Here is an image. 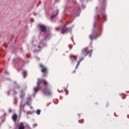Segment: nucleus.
<instances>
[{"mask_svg":"<svg viewBox=\"0 0 129 129\" xmlns=\"http://www.w3.org/2000/svg\"><path fill=\"white\" fill-rule=\"evenodd\" d=\"M69 28H66V26H64L62 27L61 30V34H65V32L67 31Z\"/></svg>","mask_w":129,"mask_h":129,"instance_id":"nucleus-5","label":"nucleus"},{"mask_svg":"<svg viewBox=\"0 0 129 129\" xmlns=\"http://www.w3.org/2000/svg\"><path fill=\"white\" fill-rule=\"evenodd\" d=\"M39 27V30H40L41 32H42V33H45V32H47V28L45 25H40Z\"/></svg>","mask_w":129,"mask_h":129,"instance_id":"nucleus-4","label":"nucleus"},{"mask_svg":"<svg viewBox=\"0 0 129 129\" xmlns=\"http://www.w3.org/2000/svg\"><path fill=\"white\" fill-rule=\"evenodd\" d=\"M70 58H71V59H74V60H75V61H77V56H75L74 55H71L70 56Z\"/></svg>","mask_w":129,"mask_h":129,"instance_id":"nucleus-10","label":"nucleus"},{"mask_svg":"<svg viewBox=\"0 0 129 129\" xmlns=\"http://www.w3.org/2000/svg\"><path fill=\"white\" fill-rule=\"evenodd\" d=\"M92 51H93V50L92 49V47L91 46L85 47L82 50L81 55H82L83 57H80V60L78 62L76 68H77V66H78V65L80 64V62H81V61H82L83 60H84V57H86L87 55H89L90 57L91 56V54H92Z\"/></svg>","mask_w":129,"mask_h":129,"instance_id":"nucleus-2","label":"nucleus"},{"mask_svg":"<svg viewBox=\"0 0 129 129\" xmlns=\"http://www.w3.org/2000/svg\"><path fill=\"white\" fill-rule=\"evenodd\" d=\"M9 112L10 113H11L12 112H14V110H13L10 109L9 110Z\"/></svg>","mask_w":129,"mask_h":129,"instance_id":"nucleus-14","label":"nucleus"},{"mask_svg":"<svg viewBox=\"0 0 129 129\" xmlns=\"http://www.w3.org/2000/svg\"><path fill=\"white\" fill-rule=\"evenodd\" d=\"M20 97L21 98H24L25 97V94H22V95H21Z\"/></svg>","mask_w":129,"mask_h":129,"instance_id":"nucleus-12","label":"nucleus"},{"mask_svg":"<svg viewBox=\"0 0 129 129\" xmlns=\"http://www.w3.org/2000/svg\"><path fill=\"white\" fill-rule=\"evenodd\" d=\"M103 19H104L105 21H106V16H105V15H104V16H103Z\"/></svg>","mask_w":129,"mask_h":129,"instance_id":"nucleus-16","label":"nucleus"},{"mask_svg":"<svg viewBox=\"0 0 129 129\" xmlns=\"http://www.w3.org/2000/svg\"><path fill=\"white\" fill-rule=\"evenodd\" d=\"M75 72H76V70L74 71L73 72V73H75Z\"/></svg>","mask_w":129,"mask_h":129,"instance_id":"nucleus-18","label":"nucleus"},{"mask_svg":"<svg viewBox=\"0 0 129 129\" xmlns=\"http://www.w3.org/2000/svg\"><path fill=\"white\" fill-rule=\"evenodd\" d=\"M123 99H125V97L122 98Z\"/></svg>","mask_w":129,"mask_h":129,"instance_id":"nucleus-20","label":"nucleus"},{"mask_svg":"<svg viewBox=\"0 0 129 129\" xmlns=\"http://www.w3.org/2000/svg\"><path fill=\"white\" fill-rule=\"evenodd\" d=\"M98 37V35H94V34H91L89 36V38L91 40H94V39H96Z\"/></svg>","mask_w":129,"mask_h":129,"instance_id":"nucleus-6","label":"nucleus"},{"mask_svg":"<svg viewBox=\"0 0 129 129\" xmlns=\"http://www.w3.org/2000/svg\"><path fill=\"white\" fill-rule=\"evenodd\" d=\"M12 118L14 121H17V118H18V115L16 114H13Z\"/></svg>","mask_w":129,"mask_h":129,"instance_id":"nucleus-9","label":"nucleus"},{"mask_svg":"<svg viewBox=\"0 0 129 129\" xmlns=\"http://www.w3.org/2000/svg\"><path fill=\"white\" fill-rule=\"evenodd\" d=\"M66 95H68V92L66 93Z\"/></svg>","mask_w":129,"mask_h":129,"instance_id":"nucleus-19","label":"nucleus"},{"mask_svg":"<svg viewBox=\"0 0 129 129\" xmlns=\"http://www.w3.org/2000/svg\"><path fill=\"white\" fill-rule=\"evenodd\" d=\"M56 14H55V12L53 13V15L52 16H51V19H54V18H55V17H56V16H57V15H58V14L59 13V10H56L55 11Z\"/></svg>","mask_w":129,"mask_h":129,"instance_id":"nucleus-7","label":"nucleus"},{"mask_svg":"<svg viewBox=\"0 0 129 129\" xmlns=\"http://www.w3.org/2000/svg\"><path fill=\"white\" fill-rule=\"evenodd\" d=\"M38 114L39 115V114H40V113H38Z\"/></svg>","mask_w":129,"mask_h":129,"instance_id":"nucleus-21","label":"nucleus"},{"mask_svg":"<svg viewBox=\"0 0 129 129\" xmlns=\"http://www.w3.org/2000/svg\"><path fill=\"white\" fill-rule=\"evenodd\" d=\"M34 91L35 92H37V91H38V88L37 87H35L34 88Z\"/></svg>","mask_w":129,"mask_h":129,"instance_id":"nucleus-13","label":"nucleus"},{"mask_svg":"<svg viewBox=\"0 0 129 129\" xmlns=\"http://www.w3.org/2000/svg\"><path fill=\"white\" fill-rule=\"evenodd\" d=\"M23 76L24 77H26V76H27V71H25L23 72Z\"/></svg>","mask_w":129,"mask_h":129,"instance_id":"nucleus-11","label":"nucleus"},{"mask_svg":"<svg viewBox=\"0 0 129 129\" xmlns=\"http://www.w3.org/2000/svg\"><path fill=\"white\" fill-rule=\"evenodd\" d=\"M41 113V110L38 109L36 111V113Z\"/></svg>","mask_w":129,"mask_h":129,"instance_id":"nucleus-15","label":"nucleus"},{"mask_svg":"<svg viewBox=\"0 0 129 129\" xmlns=\"http://www.w3.org/2000/svg\"><path fill=\"white\" fill-rule=\"evenodd\" d=\"M39 67L41 68V72L43 73L42 76L43 77H46V76H47V74H48V68L45 67V66L42 63L39 64Z\"/></svg>","mask_w":129,"mask_h":129,"instance_id":"nucleus-3","label":"nucleus"},{"mask_svg":"<svg viewBox=\"0 0 129 129\" xmlns=\"http://www.w3.org/2000/svg\"><path fill=\"white\" fill-rule=\"evenodd\" d=\"M106 106H107V107H108V106H109V103H107Z\"/></svg>","mask_w":129,"mask_h":129,"instance_id":"nucleus-17","label":"nucleus"},{"mask_svg":"<svg viewBox=\"0 0 129 129\" xmlns=\"http://www.w3.org/2000/svg\"><path fill=\"white\" fill-rule=\"evenodd\" d=\"M43 83V89L42 92L46 96H51L52 95V90L50 88L49 83L46 80L39 79L37 82V87L40 88V84Z\"/></svg>","mask_w":129,"mask_h":129,"instance_id":"nucleus-1","label":"nucleus"},{"mask_svg":"<svg viewBox=\"0 0 129 129\" xmlns=\"http://www.w3.org/2000/svg\"><path fill=\"white\" fill-rule=\"evenodd\" d=\"M18 129H25V125H24V123L21 122L20 123Z\"/></svg>","mask_w":129,"mask_h":129,"instance_id":"nucleus-8","label":"nucleus"}]
</instances>
